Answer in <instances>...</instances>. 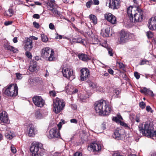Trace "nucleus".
Returning a JSON list of instances; mask_svg holds the SVG:
<instances>
[{"label": "nucleus", "mask_w": 156, "mask_h": 156, "mask_svg": "<svg viewBox=\"0 0 156 156\" xmlns=\"http://www.w3.org/2000/svg\"><path fill=\"white\" fill-rule=\"evenodd\" d=\"M127 13L130 21L132 22L142 21L144 17L143 11L139 7L130 6L127 9Z\"/></svg>", "instance_id": "1"}, {"label": "nucleus", "mask_w": 156, "mask_h": 156, "mask_svg": "<svg viewBox=\"0 0 156 156\" xmlns=\"http://www.w3.org/2000/svg\"><path fill=\"white\" fill-rule=\"evenodd\" d=\"M94 108L97 113L99 115L103 116L108 115L111 111L109 102L102 100L95 102Z\"/></svg>", "instance_id": "2"}, {"label": "nucleus", "mask_w": 156, "mask_h": 156, "mask_svg": "<svg viewBox=\"0 0 156 156\" xmlns=\"http://www.w3.org/2000/svg\"><path fill=\"white\" fill-rule=\"evenodd\" d=\"M138 128L140 133H141L143 135L153 139V137L156 136V130H154L152 123L150 121L140 124Z\"/></svg>", "instance_id": "3"}, {"label": "nucleus", "mask_w": 156, "mask_h": 156, "mask_svg": "<svg viewBox=\"0 0 156 156\" xmlns=\"http://www.w3.org/2000/svg\"><path fill=\"white\" fill-rule=\"evenodd\" d=\"M30 151L32 156H43L45 152L43 144L39 142L32 144Z\"/></svg>", "instance_id": "4"}, {"label": "nucleus", "mask_w": 156, "mask_h": 156, "mask_svg": "<svg viewBox=\"0 0 156 156\" xmlns=\"http://www.w3.org/2000/svg\"><path fill=\"white\" fill-rule=\"evenodd\" d=\"M18 88L17 85L11 84L7 88H4L2 90V93L8 96L14 97L18 94Z\"/></svg>", "instance_id": "5"}, {"label": "nucleus", "mask_w": 156, "mask_h": 156, "mask_svg": "<svg viewBox=\"0 0 156 156\" xmlns=\"http://www.w3.org/2000/svg\"><path fill=\"white\" fill-rule=\"evenodd\" d=\"M41 57L50 61H54L55 58L54 55V52L52 49L48 47L44 48L41 51Z\"/></svg>", "instance_id": "6"}, {"label": "nucleus", "mask_w": 156, "mask_h": 156, "mask_svg": "<svg viewBox=\"0 0 156 156\" xmlns=\"http://www.w3.org/2000/svg\"><path fill=\"white\" fill-rule=\"evenodd\" d=\"M65 106L63 101L57 98L53 101V110L55 113H58L63 110Z\"/></svg>", "instance_id": "7"}, {"label": "nucleus", "mask_w": 156, "mask_h": 156, "mask_svg": "<svg viewBox=\"0 0 156 156\" xmlns=\"http://www.w3.org/2000/svg\"><path fill=\"white\" fill-rule=\"evenodd\" d=\"M32 100L34 105L38 107H41L44 104V101L41 96H34L32 98Z\"/></svg>", "instance_id": "8"}, {"label": "nucleus", "mask_w": 156, "mask_h": 156, "mask_svg": "<svg viewBox=\"0 0 156 156\" xmlns=\"http://www.w3.org/2000/svg\"><path fill=\"white\" fill-rule=\"evenodd\" d=\"M48 137L50 139L55 138H60V133L58 131H57V128L54 127L51 129L49 131V133L48 136Z\"/></svg>", "instance_id": "9"}, {"label": "nucleus", "mask_w": 156, "mask_h": 156, "mask_svg": "<svg viewBox=\"0 0 156 156\" xmlns=\"http://www.w3.org/2000/svg\"><path fill=\"white\" fill-rule=\"evenodd\" d=\"M9 122L7 112L5 111H3L0 113V123L2 125H5Z\"/></svg>", "instance_id": "10"}, {"label": "nucleus", "mask_w": 156, "mask_h": 156, "mask_svg": "<svg viewBox=\"0 0 156 156\" xmlns=\"http://www.w3.org/2000/svg\"><path fill=\"white\" fill-rule=\"evenodd\" d=\"M120 5V0H110L109 2V7L113 9L119 8Z\"/></svg>", "instance_id": "11"}, {"label": "nucleus", "mask_w": 156, "mask_h": 156, "mask_svg": "<svg viewBox=\"0 0 156 156\" xmlns=\"http://www.w3.org/2000/svg\"><path fill=\"white\" fill-rule=\"evenodd\" d=\"M101 145L96 143L91 144L88 147V150L89 151H93L94 152L99 151L101 150Z\"/></svg>", "instance_id": "12"}, {"label": "nucleus", "mask_w": 156, "mask_h": 156, "mask_svg": "<svg viewBox=\"0 0 156 156\" xmlns=\"http://www.w3.org/2000/svg\"><path fill=\"white\" fill-rule=\"evenodd\" d=\"M81 75L80 79L82 81H84L87 79L90 74L89 70L87 68H83L80 70Z\"/></svg>", "instance_id": "13"}, {"label": "nucleus", "mask_w": 156, "mask_h": 156, "mask_svg": "<svg viewBox=\"0 0 156 156\" xmlns=\"http://www.w3.org/2000/svg\"><path fill=\"white\" fill-rule=\"evenodd\" d=\"M27 132L28 136L31 137H34L37 133V130L32 124H30L27 127Z\"/></svg>", "instance_id": "14"}, {"label": "nucleus", "mask_w": 156, "mask_h": 156, "mask_svg": "<svg viewBox=\"0 0 156 156\" xmlns=\"http://www.w3.org/2000/svg\"><path fill=\"white\" fill-rule=\"evenodd\" d=\"M73 70L68 68L62 69V73L63 76L67 79H69L73 74Z\"/></svg>", "instance_id": "15"}, {"label": "nucleus", "mask_w": 156, "mask_h": 156, "mask_svg": "<svg viewBox=\"0 0 156 156\" xmlns=\"http://www.w3.org/2000/svg\"><path fill=\"white\" fill-rule=\"evenodd\" d=\"M105 18L109 22L112 24H115L116 22V19L115 16L111 13L105 14Z\"/></svg>", "instance_id": "16"}, {"label": "nucleus", "mask_w": 156, "mask_h": 156, "mask_svg": "<svg viewBox=\"0 0 156 156\" xmlns=\"http://www.w3.org/2000/svg\"><path fill=\"white\" fill-rule=\"evenodd\" d=\"M148 26L151 30L156 29V16L152 18L150 20Z\"/></svg>", "instance_id": "17"}, {"label": "nucleus", "mask_w": 156, "mask_h": 156, "mask_svg": "<svg viewBox=\"0 0 156 156\" xmlns=\"http://www.w3.org/2000/svg\"><path fill=\"white\" fill-rule=\"evenodd\" d=\"M33 41L30 38H27L25 43V50L29 51L33 47Z\"/></svg>", "instance_id": "18"}, {"label": "nucleus", "mask_w": 156, "mask_h": 156, "mask_svg": "<svg viewBox=\"0 0 156 156\" xmlns=\"http://www.w3.org/2000/svg\"><path fill=\"white\" fill-rule=\"evenodd\" d=\"M129 34L124 30H122L120 34V41L122 42H124L129 39Z\"/></svg>", "instance_id": "19"}, {"label": "nucleus", "mask_w": 156, "mask_h": 156, "mask_svg": "<svg viewBox=\"0 0 156 156\" xmlns=\"http://www.w3.org/2000/svg\"><path fill=\"white\" fill-rule=\"evenodd\" d=\"M79 58L83 61L87 62L90 60L89 56L84 53H79L78 55Z\"/></svg>", "instance_id": "20"}, {"label": "nucleus", "mask_w": 156, "mask_h": 156, "mask_svg": "<svg viewBox=\"0 0 156 156\" xmlns=\"http://www.w3.org/2000/svg\"><path fill=\"white\" fill-rule=\"evenodd\" d=\"M55 0H50L47 3L48 9L50 11H53L55 5Z\"/></svg>", "instance_id": "21"}, {"label": "nucleus", "mask_w": 156, "mask_h": 156, "mask_svg": "<svg viewBox=\"0 0 156 156\" xmlns=\"http://www.w3.org/2000/svg\"><path fill=\"white\" fill-rule=\"evenodd\" d=\"M140 91L141 93L144 94L146 95H149L152 96H154L153 91L145 87H144L142 90H141Z\"/></svg>", "instance_id": "22"}, {"label": "nucleus", "mask_w": 156, "mask_h": 156, "mask_svg": "<svg viewBox=\"0 0 156 156\" xmlns=\"http://www.w3.org/2000/svg\"><path fill=\"white\" fill-rule=\"evenodd\" d=\"M78 97L80 101L84 102L85 100L89 98V96L88 94H86L85 95L81 94L80 96H78Z\"/></svg>", "instance_id": "23"}, {"label": "nucleus", "mask_w": 156, "mask_h": 156, "mask_svg": "<svg viewBox=\"0 0 156 156\" xmlns=\"http://www.w3.org/2000/svg\"><path fill=\"white\" fill-rule=\"evenodd\" d=\"M4 47L7 50L12 51L14 53H16L17 52L18 50L17 49L15 48L14 47L10 45H5L4 46Z\"/></svg>", "instance_id": "24"}, {"label": "nucleus", "mask_w": 156, "mask_h": 156, "mask_svg": "<svg viewBox=\"0 0 156 156\" xmlns=\"http://www.w3.org/2000/svg\"><path fill=\"white\" fill-rule=\"evenodd\" d=\"M122 135L120 133L119 131H115L114 132L113 137L114 138L116 139L117 140H119L120 139Z\"/></svg>", "instance_id": "25"}, {"label": "nucleus", "mask_w": 156, "mask_h": 156, "mask_svg": "<svg viewBox=\"0 0 156 156\" xmlns=\"http://www.w3.org/2000/svg\"><path fill=\"white\" fill-rule=\"evenodd\" d=\"M91 21L95 24L97 23V19L96 17L93 15H91L89 16Z\"/></svg>", "instance_id": "26"}, {"label": "nucleus", "mask_w": 156, "mask_h": 156, "mask_svg": "<svg viewBox=\"0 0 156 156\" xmlns=\"http://www.w3.org/2000/svg\"><path fill=\"white\" fill-rule=\"evenodd\" d=\"M29 69L32 72H35L37 70V65L36 64H34L30 66L29 67Z\"/></svg>", "instance_id": "27"}, {"label": "nucleus", "mask_w": 156, "mask_h": 156, "mask_svg": "<svg viewBox=\"0 0 156 156\" xmlns=\"http://www.w3.org/2000/svg\"><path fill=\"white\" fill-rule=\"evenodd\" d=\"M35 117L36 119H40L42 118V114L40 113L39 111H36L35 113Z\"/></svg>", "instance_id": "28"}, {"label": "nucleus", "mask_w": 156, "mask_h": 156, "mask_svg": "<svg viewBox=\"0 0 156 156\" xmlns=\"http://www.w3.org/2000/svg\"><path fill=\"white\" fill-rule=\"evenodd\" d=\"M87 82L89 86L91 87L92 88H95L97 87V85L95 83L91 82L90 80H88Z\"/></svg>", "instance_id": "29"}, {"label": "nucleus", "mask_w": 156, "mask_h": 156, "mask_svg": "<svg viewBox=\"0 0 156 156\" xmlns=\"http://www.w3.org/2000/svg\"><path fill=\"white\" fill-rule=\"evenodd\" d=\"M93 42V44H99L101 45V44L97 37H94L92 39Z\"/></svg>", "instance_id": "30"}, {"label": "nucleus", "mask_w": 156, "mask_h": 156, "mask_svg": "<svg viewBox=\"0 0 156 156\" xmlns=\"http://www.w3.org/2000/svg\"><path fill=\"white\" fill-rule=\"evenodd\" d=\"M110 32V28L107 27L105 29L104 33L103 36L104 37H108L109 36Z\"/></svg>", "instance_id": "31"}, {"label": "nucleus", "mask_w": 156, "mask_h": 156, "mask_svg": "<svg viewBox=\"0 0 156 156\" xmlns=\"http://www.w3.org/2000/svg\"><path fill=\"white\" fill-rule=\"evenodd\" d=\"M13 12V10L11 9H9L8 11L5 12V15L9 16H11L12 15Z\"/></svg>", "instance_id": "32"}, {"label": "nucleus", "mask_w": 156, "mask_h": 156, "mask_svg": "<svg viewBox=\"0 0 156 156\" xmlns=\"http://www.w3.org/2000/svg\"><path fill=\"white\" fill-rule=\"evenodd\" d=\"M41 39L42 41L44 42H46L48 40L47 37L43 34H41Z\"/></svg>", "instance_id": "33"}, {"label": "nucleus", "mask_w": 156, "mask_h": 156, "mask_svg": "<svg viewBox=\"0 0 156 156\" xmlns=\"http://www.w3.org/2000/svg\"><path fill=\"white\" fill-rule=\"evenodd\" d=\"M51 11L56 16H59L60 15V12L58 11L55 8H54V10H53V11Z\"/></svg>", "instance_id": "34"}, {"label": "nucleus", "mask_w": 156, "mask_h": 156, "mask_svg": "<svg viewBox=\"0 0 156 156\" xmlns=\"http://www.w3.org/2000/svg\"><path fill=\"white\" fill-rule=\"evenodd\" d=\"M139 106L142 109H144L146 106V104L143 101H141L139 103Z\"/></svg>", "instance_id": "35"}, {"label": "nucleus", "mask_w": 156, "mask_h": 156, "mask_svg": "<svg viewBox=\"0 0 156 156\" xmlns=\"http://www.w3.org/2000/svg\"><path fill=\"white\" fill-rule=\"evenodd\" d=\"M146 34L148 38H151L153 37V34L151 31H148L146 32Z\"/></svg>", "instance_id": "36"}, {"label": "nucleus", "mask_w": 156, "mask_h": 156, "mask_svg": "<svg viewBox=\"0 0 156 156\" xmlns=\"http://www.w3.org/2000/svg\"><path fill=\"white\" fill-rule=\"evenodd\" d=\"M112 120L117 123H121V122H122L120 120L116 117H113L112 118Z\"/></svg>", "instance_id": "37"}, {"label": "nucleus", "mask_w": 156, "mask_h": 156, "mask_svg": "<svg viewBox=\"0 0 156 156\" xmlns=\"http://www.w3.org/2000/svg\"><path fill=\"white\" fill-rule=\"evenodd\" d=\"M149 61L146 59L142 60L140 63V65H143L145 64H149Z\"/></svg>", "instance_id": "38"}, {"label": "nucleus", "mask_w": 156, "mask_h": 156, "mask_svg": "<svg viewBox=\"0 0 156 156\" xmlns=\"http://www.w3.org/2000/svg\"><path fill=\"white\" fill-rule=\"evenodd\" d=\"M5 136L7 139H11L13 137V136L12 134H10L8 133H6Z\"/></svg>", "instance_id": "39"}, {"label": "nucleus", "mask_w": 156, "mask_h": 156, "mask_svg": "<svg viewBox=\"0 0 156 156\" xmlns=\"http://www.w3.org/2000/svg\"><path fill=\"white\" fill-rule=\"evenodd\" d=\"M11 150L12 152L14 154L16 153V150L13 145L11 146Z\"/></svg>", "instance_id": "40"}, {"label": "nucleus", "mask_w": 156, "mask_h": 156, "mask_svg": "<svg viewBox=\"0 0 156 156\" xmlns=\"http://www.w3.org/2000/svg\"><path fill=\"white\" fill-rule=\"evenodd\" d=\"M17 78L18 80H20L22 78V75L19 73H16V74Z\"/></svg>", "instance_id": "41"}, {"label": "nucleus", "mask_w": 156, "mask_h": 156, "mask_svg": "<svg viewBox=\"0 0 156 156\" xmlns=\"http://www.w3.org/2000/svg\"><path fill=\"white\" fill-rule=\"evenodd\" d=\"M77 43L83 44L84 42L83 40L80 37L78 38L76 41Z\"/></svg>", "instance_id": "42"}, {"label": "nucleus", "mask_w": 156, "mask_h": 156, "mask_svg": "<svg viewBox=\"0 0 156 156\" xmlns=\"http://www.w3.org/2000/svg\"><path fill=\"white\" fill-rule=\"evenodd\" d=\"M108 50V52L109 55L110 56H112L113 53L112 52V49L111 48H107Z\"/></svg>", "instance_id": "43"}, {"label": "nucleus", "mask_w": 156, "mask_h": 156, "mask_svg": "<svg viewBox=\"0 0 156 156\" xmlns=\"http://www.w3.org/2000/svg\"><path fill=\"white\" fill-rule=\"evenodd\" d=\"M26 56L29 58H32V56L31 53L28 51H27L26 52Z\"/></svg>", "instance_id": "44"}, {"label": "nucleus", "mask_w": 156, "mask_h": 156, "mask_svg": "<svg viewBox=\"0 0 156 156\" xmlns=\"http://www.w3.org/2000/svg\"><path fill=\"white\" fill-rule=\"evenodd\" d=\"M146 109L148 112H150L151 113H152L153 112V110L149 106H147Z\"/></svg>", "instance_id": "45"}, {"label": "nucleus", "mask_w": 156, "mask_h": 156, "mask_svg": "<svg viewBox=\"0 0 156 156\" xmlns=\"http://www.w3.org/2000/svg\"><path fill=\"white\" fill-rule=\"evenodd\" d=\"M134 75L136 78L137 79H138L140 78V75L139 73L136 72H135L134 73Z\"/></svg>", "instance_id": "46"}, {"label": "nucleus", "mask_w": 156, "mask_h": 156, "mask_svg": "<svg viewBox=\"0 0 156 156\" xmlns=\"http://www.w3.org/2000/svg\"><path fill=\"white\" fill-rule=\"evenodd\" d=\"M33 25L34 27L36 28H38L40 27L39 24L38 23L36 22H34L33 23Z\"/></svg>", "instance_id": "47"}, {"label": "nucleus", "mask_w": 156, "mask_h": 156, "mask_svg": "<svg viewBox=\"0 0 156 156\" xmlns=\"http://www.w3.org/2000/svg\"><path fill=\"white\" fill-rule=\"evenodd\" d=\"M49 94H50L51 96L53 97L55 96L56 94V93L55 91L54 90H52L50 91L49 92Z\"/></svg>", "instance_id": "48"}, {"label": "nucleus", "mask_w": 156, "mask_h": 156, "mask_svg": "<svg viewBox=\"0 0 156 156\" xmlns=\"http://www.w3.org/2000/svg\"><path fill=\"white\" fill-rule=\"evenodd\" d=\"M49 28L51 30H54L55 29V26L52 23H50L49 25Z\"/></svg>", "instance_id": "49"}, {"label": "nucleus", "mask_w": 156, "mask_h": 156, "mask_svg": "<svg viewBox=\"0 0 156 156\" xmlns=\"http://www.w3.org/2000/svg\"><path fill=\"white\" fill-rule=\"evenodd\" d=\"M120 93V91L118 90H114L113 93L116 95H118Z\"/></svg>", "instance_id": "50"}, {"label": "nucleus", "mask_w": 156, "mask_h": 156, "mask_svg": "<svg viewBox=\"0 0 156 156\" xmlns=\"http://www.w3.org/2000/svg\"><path fill=\"white\" fill-rule=\"evenodd\" d=\"M82 154L81 153L79 152H76L74 153L73 156H82Z\"/></svg>", "instance_id": "51"}, {"label": "nucleus", "mask_w": 156, "mask_h": 156, "mask_svg": "<svg viewBox=\"0 0 156 156\" xmlns=\"http://www.w3.org/2000/svg\"><path fill=\"white\" fill-rule=\"evenodd\" d=\"M92 4V2L91 1H89L87 2L86 4V6L87 8H89Z\"/></svg>", "instance_id": "52"}, {"label": "nucleus", "mask_w": 156, "mask_h": 156, "mask_svg": "<svg viewBox=\"0 0 156 156\" xmlns=\"http://www.w3.org/2000/svg\"><path fill=\"white\" fill-rule=\"evenodd\" d=\"M118 64L119 67L120 69H123L124 67V65L123 63L121 62H117Z\"/></svg>", "instance_id": "53"}, {"label": "nucleus", "mask_w": 156, "mask_h": 156, "mask_svg": "<svg viewBox=\"0 0 156 156\" xmlns=\"http://www.w3.org/2000/svg\"><path fill=\"white\" fill-rule=\"evenodd\" d=\"M106 123L103 122L102 124L101 128L103 130H105L106 129Z\"/></svg>", "instance_id": "54"}, {"label": "nucleus", "mask_w": 156, "mask_h": 156, "mask_svg": "<svg viewBox=\"0 0 156 156\" xmlns=\"http://www.w3.org/2000/svg\"><path fill=\"white\" fill-rule=\"evenodd\" d=\"M70 122L71 123L77 124V121L76 119H73L70 120Z\"/></svg>", "instance_id": "55"}, {"label": "nucleus", "mask_w": 156, "mask_h": 156, "mask_svg": "<svg viewBox=\"0 0 156 156\" xmlns=\"http://www.w3.org/2000/svg\"><path fill=\"white\" fill-rule=\"evenodd\" d=\"M33 17L34 18L38 19L40 18V16L38 14H35L33 15Z\"/></svg>", "instance_id": "56"}, {"label": "nucleus", "mask_w": 156, "mask_h": 156, "mask_svg": "<svg viewBox=\"0 0 156 156\" xmlns=\"http://www.w3.org/2000/svg\"><path fill=\"white\" fill-rule=\"evenodd\" d=\"M108 72L110 74L112 75L113 74L114 71L113 70L111 69L110 68L108 69Z\"/></svg>", "instance_id": "57"}, {"label": "nucleus", "mask_w": 156, "mask_h": 156, "mask_svg": "<svg viewBox=\"0 0 156 156\" xmlns=\"http://www.w3.org/2000/svg\"><path fill=\"white\" fill-rule=\"evenodd\" d=\"M139 116L140 115L139 114H138L136 115V118L135 119V120L137 122H140Z\"/></svg>", "instance_id": "58"}, {"label": "nucleus", "mask_w": 156, "mask_h": 156, "mask_svg": "<svg viewBox=\"0 0 156 156\" xmlns=\"http://www.w3.org/2000/svg\"><path fill=\"white\" fill-rule=\"evenodd\" d=\"M12 23V22L11 21H6L4 23V25L5 26H8L9 25H10Z\"/></svg>", "instance_id": "59"}, {"label": "nucleus", "mask_w": 156, "mask_h": 156, "mask_svg": "<svg viewBox=\"0 0 156 156\" xmlns=\"http://www.w3.org/2000/svg\"><path fill=\"white\" fill-rule=\"evenodd\" d=\"M38 81L37 82V83L38 84L40 85H42L43 84V80L41 79L40 78L39 79H38Z\"/></svg>", "instance_id": "60"}, {"label": "nucleus", "mask_w": 156, "mask_h": 156, "mask_svg": "<svg viewBox=\"0 0 156 156\" xmlns=\"http://www.w3.org/2000/svg\"><path fill=\"white\" fill-rule=\"evenodd\" d=\"M58 127V129L60 130L61 129V128L62 126V122H60L58 123L57 125Z\"/></svg>", "instance_id": "61"}, {"label": "nucleus", "mask_w": 156, "mask_h": 156, "mask_svg": "<svg viewBox=\"0 0 156 156\" xmlns=\"http://www.w3.org/2000/svg\"><path fill=\"white\" fill-rule=\"evenodd\" d=\"M95 5H98L99 4V1L98 0H93Z\"/></svg>", "instance_id": "62"}, {"label": "nucleus", "mask_w": 156, "mask_h": 156, "mask_svg": "<svg viewBox=\"0 0 156 156\" xmlns=\"http://www.w3.org/2000/svg\"><path fill=\"white\" fill-rule=\"evenodd\" d=\"M31 40H37L38 39V38L37 37H36L34 36H32L31 37H30V38Z\"/></svg>", "instance_id": "63"}, {"label": "nucleus", "mask_w": 156, "mask_h": 156, "mask_svg": "<svg viewBox=\"0 0 156 156\" xmlns=\"http://www.w3.org/2000/svg\"><path fill=\"white\" fill-rule=\"evenodd\" d=\"M71 106L72 108L74 109V110H76L77 109V106L76 105H72Z\"/></svg>", "instance_id": "64"}]
</instances>
